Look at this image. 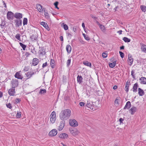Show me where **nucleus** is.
<instances>
[{"mask_svg": "<svg viewBox=\"0 0 146 146\" xmlns=\"http://www.w3.org/2000/svg\"><path fill=\"white\" fill-rule=\"evenodd\" d=\"M71 115V111L67 109L62 110L60 114V118L62 120H66L69 118Z\"/></svg>", "mask_w": 146, "mask_h": 146, "instance_id": "nucleus-1", "label": "nucleus"}, {"mask_svg": "<svg viewBox=\"0 0 146 146\" xmlns=\"http://www.w3.org/2000/svg\"><path fill=\"white\" fill-rule=\"evenodd\" d=\"M50 122L52 123H54L56 120V114L55 112L54 111L51 113L50 115Z\"/></svg>", "mask_w": 146, "mask_h": 146, "instance_id": "nucleus-2", "label": "nucleus"}, {"mask_svg": "<svg viewBox=\"0 0 146 146\" xmlns=\"http://www.w3.org/2000/svg\"><path fill=\"white\" fill-rule=\"evenodd\" d=\"M133 61V59L132 57V55L129 54H128V58L127 60L129 64L131 66L132 64Z\"/></svg>", "mask_w": 146, "mask_h": 146, "instance_id": "nucleus-3", "label": "nucleus"}, {"mask_svg": "<svg viewBox=\"0 0 146 146\" xmlns=\"http://www.w3.org/2000/svg\"><path fill=\"white\" fill-rule=\"evenodd\" d=\"M69 123L70 125L75 127L78 126V123L75 119L70 120L69 121Z\"/></svg>", "mask_w": 146, "mask_h": 146, "instance_id": "nucleus-4", "label": "nucleus"}, {"mask_svg": "<svg viewBox=\"0 0 146 146\" xmlns=\"http://www.w3.org/2000/svg\"><path fill=\"white\" fill-rule=\"evenodd\" d=\"M13 13L11 11H8L7 14V17L8 20L13 19Z\"/></svg>", "mask_w": 146, "mask_h": 146, "instance_id": "nucleus-5", "label": "nucleus"}, {"mask_svg": "<svg viewBox=\"0 0 146 146\" xmlns=\"http://www.w3.org/2000/svg\"><path fill=\"white\" fill-rule=\"evenodd\" d=\"M15 93V88L10 89L8 91V94L10 96H14Z\"/></svg>", "mask_w": 146, "mask_h": 146, "instance_id": "nucleus-6", "label": "nucleus"}, {"mask_svg": "<svg viewBox=\"0 0 146 146\" xmlns=\"http://www.w3.org/2000/svg\"><path fill=\"white\" fill-rule=\"evenodd\" d=\"M57 133V131L55 129L52 130L49 133V135L51 136H55Z\"/></svg>", "mask_w": 146, "mask_h": 146, "instance_id": "nucleus-7", "label": "nucleus"}, {"mask_svg": "<svg viewBox=\"0 0 146 146\" xmlns=\"http://www.w3.org/2000/svg\"><path fill=\"white\" fill-rule=\"evenodd\" d=\"M11 83L13 88H15L18 85V80H13L11 81Z\"/></svg>", "mask_w": 146, "mask_h": 146, "instance_id": "nucleus-8", "label": "nucleus"}, {"mask_svg": "<svg viewBox=\"0 0 146 146\" xmlns=\"http://www.w3.org/2000/svg\"><path fill=\"white\" fill-rule=\"evenodd\" d=\"M15 22L16 23L15 26L16 27H19L21 26L22 24V21L21 19H16L15 20Z\"/></svg>", "mask_w": 146, "mask_h": 146, "instance_id": "nucleus-9", "label": "nucleus"}, {"mask_svg": "<svg viewBox=\"0 0 146 146\" xmlns=\"http://www.w3.org/2000/svg\"><path fill=\"white\" fill-rule=\"evenodd\" d=\"M36 7L38 11L39 12H42L43 10L44 11L45 10L44 8L42 9V6L40 4H36Z\"/></svg>", "mask_w": 146, "mask_h": 146, "instance_id": "nucleus-10", "label": "nucleus"}, {"mask_svg": "<svg viewBox=\"0 0 146 146\" xmlns=\"http://www.w3.org/2000/svg\"><path fill=\"white\" fill-rule=\"evenodd\" d=\"M46 53V52L45 50V49L44 48H41L38 51L39 54L41 56L45 55Z\"/></svg>", "mask_w": 146, "mask_h": 146, "instance_id": "nucleus-11", "label": "nucleus"}, {"mask_svg": "<svg viewBox=\"0 0 146 146\" xmlns=\"http://www.w3.org/2000/svg\"><path fill=\"white\" fill-rule=\"evenodd\" d=\"M40 24L42 25L48 31H49L50 30V28L46 22H42L40 23Z\"/></svg>", "mask_w": 146, "mask_h": 146, "instance_id": "nucleus-12", "label": "nucleus"}, {"mask_svg": "<svg viewBox=\"0 0 146 146\" xmlns=\"http://www.w3.org/2000/svg\"><path fill=\"white\" fill-rule=\"evenodd\" d=\"M14 17L17 19H20L23 17V15L20 13H16L14 15Z\"/></svg>", "mask_w": 146, "mask_h": 146, "instance_id": "nucleus-13", "label": "nucleus"}, {"mask_svg": "<svg viewBox=\"0 0 146 146\" xmlns=\"http://www.w3.org/2000/svg\"><path fill=\"white\" fill-rule=\"evenodd\" d=\"M38 35L35 34H32L30 36V38L33 41H35L37 40Z\"/></svg>", "mask_w": 146, "mask_h": 146, "instance_id": "nucleus-14", "label": "nucleus"}, {"mask_svg": "<svg viewBox=\"0 0 146 146\" xmlns=\"http://www.w3.org/2000/svg\"><path fill=\"white\" fill-rule=\"evenodd\" d=\"M64 126V121H62L60 122V125L59 126L58 130L59 131L62 130Z\"/></svg>", "mask_w": 146, "mask_h": 146, "instance_id": "nucleus-15", "label": "nucleus"}, {"mask_svg": "<svg viewBox=\"0 0 146 146\" xmlns=\"http://www.w3.org/2000/svg\"><path fill=\"white\" fill-rule=\"evenodd\" d=\"M38 62L39 60L37 58H34L33 60L32 65L33 66H35L38 64Z\"/></svg>", "mask_w": 146, "mask_h": 146, "instance_id": "nucleus-16", "label": "nucleus"}, {"mask_svg": "<svg viewBox=\"0 0 146 146\" xmlns=\"http://www.w3.org/2000/svg\"><path fill=\"white\" fill-rule=\"evenodd\" d=\"M36 73V72H28L25 73V75L26 76L27 78H29L32 76V75Z\"/></svg>", "mask_w": 146, "mask_h": 146, "instance_id": "nucleus-17", "label": "nucleus"}, {"mask_svg": "<svg viewBox=\"0 0 146 146\" xmlns=\"http://www.w3.org/2000/svg\"><path fill=\"white\" fill-rule=\"evenodd\" d=\"M138 94L140 96H142L145 94V92L143 90L140 88H138Z\"/></svg>", "mask_w": 146, "mask_h": 146, "instance_id": "nucleus-18", "label": "nucleus"}, {"mask_svg": "<svg viewBox=\"0 0 146 146\" xmlns=\"http://www.w3.org/2000/svg\"><path fill=\"white\" fill-rule=\"evenodd\" d=\"M130 82L129 81H127L126 83L125 86V90L126 92H128L129 87V85L130 84Z\"/></svg>", "mask_w": 146, "mask_h": 146, "instance_id": "nucleus-19", "label": "nucleus"}, {"mask_svg": "<svg viewBox=\"0 0 146 146\" xmlns=\"http://www.w3.org/2000/svg\"><path fill=\"white\" fill-rule=\"evenodd\" d=\"M139 80L140 81V83L143 84H146V78L142 77Z\"/></svg>", "mask_w": 146, "mask_h": 146, "instance_id": "nucleus-20", "label": "nucleus"}, {"mask_svg": "<svg viewBox=\"0 0 146 146\" xmlns=\"http://www.w3.org/2000/svg\"><path fill=\"white\" fill-rule=\"evenodd\" d=\"M138 87V85L137 83H135L133 85V91L134 92H137V89Z\"/></svg>", "mask_w": 146, "mask_h": 146, "instance_id": "nucleus-21", "label": "nucleus"}, {"mask_svg": "<svg viewBox=\"0 0 146 146\" xmlns=\"http://www.w3.org/2000/svg\"><path fill=\"white\" fill-rule=\"evenodd\" d=\"M83 78L81 76L78 75L77 77V80L79 84H80L82 82Z\"/></svg>", "mask_w": 146, "mask_h": 146, "instance_id": "nucleus-22", "label": "nucleus"}, {"mask_svg": "<svg viewBox=\"0 0 146 146\" xmlns=\"http://www.w3.org/2000/svg\"><path fill=\"white\" fill-rule=\"evenodd\" d=\"M131 104L130 101H128L126 103L124 109H129L131 107Z\"/></svg>", "mask_w": 146, "mask_h": 146, "instance_id": "nucleus-23", "label": "nucleus"}, {"mask_svg": "<svg viewBox=\"0 0 146 146\" xmlns=\"http://www.w3.org/2000/svg\"><path fill=\"white\" fill-rule=\"evenodd\" d=\"M15 77L18 79H22L23 78L22 76L18 72H17L15 75Z\"/></svg>", "mask_w": 146, "mask_h": 146, "instance_id": "nucleus-24", "label": "nucleus"}, {"mask_svg": "<svg viewBox=\"0 0 146 146\" xmlns=\"http://www.w3.org/2000/svg\"><path fill=\"white\" fill-rule=\"evenodd\" d=\"M68 136V135L65 133H62L60 134L59 135V137L60 138L65 139L67 138Z\"/></svg>", "mask_w": 146, "mask_h": 146, "instance_id": "nucleus-25", "label": "nucleus"}, {"mask_svg": "<svg viewBox=\"0 0 146 146\" xmlns=\"http://www.w3.org/2000/svg\"><path fill=\"white\" fill-rule=\"evenodd\" d=\"M116 63V61H114L113 62L109 63V66L111 68H114Z\"/></svg>", "mask_w": 146, "mask_h": 146, "instance_id": "nucleus-26", "label": "nucleus"}, {"mask_svg": "<svg viewBox=\"0 0 146 146\" xmlns=\"http://www.w3.org/2000/svg\"><path fill=\"white\" fill-rule=\"evenodd\" d=\"M72 48L70 45H68L66 47V50L68 53H70L71 51Z\"/></svg>", "mask_w": 146, "mask_h": 146, "instance_id": "nucleus-27", "label": "nucleus"}, {"mask_svg": "<svg viewBox=\"0 0 146 146\" xmlns=\"http://www.w3.org/2000/svg\"><path fill=\"white\" fill-rule=\"evenodd\" d=\"M137 108L136 107H133L131 108L130 109V111H131V114L133 115L134 113L136 112Z\"/></svg>", "mask_w": 146, "mask_h": 146, "instance_id": "nucleus-28", "label": "nucleus"}, {"mask_svg": "<svg viewBox=\"0 0 146 146\" xmlns=\"http://www.w3.org/2000/svg\"><path fill=\"white\" fill-rule=\"evenodd\" d=\"M97 24L98 25L99 27H100V28L102 31H104L105 30V27L104 25L100 24L98 22H97Z\"/></svg>", "mask_w": 146, "mask_h": 146, "instance_id": "nucleus-29", "label": "nucleus"}, {"mask_svg": "<svg viewBox=\"0 0 146 146\" xmlns=\"http://www.w3.org/2000/svg\"><path fill=\"white\" fill-rule=\"evenodd\" d=\"M83 64L85 65L91 67V64L90 62H89L88 61L84 62Z\"/></svg>", "mask_w": 146, "mask_h": 146, "instance_id": "nucleus-30", "label": "nucleus"}, {"mask_svg": "<svg viewBox=\"0 0 146 146\" xmlns=\"http://www.w3.org/2000/svg\"><path fill=\"white\" fill-rule=\"evenodd\" d=\"M55 61L54 60L51 59L50 60V65L51 67L53 68H54Z\"/></svg>", "mask_w": 146, "mask_h": 146, "instance_id": "nucleus-31", "label": "nucleus"}, {"mask_svg": "<svg viewBox=\"0 0 146 146\" xmlns=\"http://www.w3.org/2000/svg\"><path fill=\"white\" fill-rule=\"evenodd\" d=\"M142 11L144 12L146 11V7L144 5H141L140 6Z\"/></svg>", "mask_w": 146, "mask_h": 146, "instance_id": "nucleus-32", "label": "nucleus"}, {"mask_svg": "<svg viewBox=\"0 0 146 146\" xmlns=\"http://www.w3.org/2000/svg\"><path fill=\"white\" fill-rule=\"evenodd\" d=\"M123 39L124 41L126 42H129L131 41V40L130 39L126 37H124V38H123Z\"/></svg>", "mask_w": 146, "mask_h": 146, "instance_id": "nucleus-33", "label": "nucleus"}, {"mask_svg": "<svg viewBox=\"0 0 146 146\" xmlns=\"http://www.w3.org/2000/svg\"><path fill=\"white\" fill-rule=\"evenodd\" d=\"M27 19L26 18H24L23 21V24L24 26L27 25Z\"/></svg>", "mask_w": 146, "mask_h": 146, "instance_id": "nucleus-34", "label": "nucleus"}, {"mask_svg": "<svg viewBox=\"0 0 146 146\" xmlns=\"http://www.w3.org/2000/svg\"><path fill=\"white\" fill-rule=\"evenodd\" d=\"M19 44H20V46L22 48L23 50H25V49L27 47L26 46V45L23 44L21 42H20Z\"/></svg>", "mask_w": 146, "mask_h": 146, "instance_id": "nucleus-35", "label": "nucleus"}, {"mask_svg": "<svg viewBox=\"0 0 146 146\" xmlns=\"http://www.w3.org/2000/svg\"><path fill=\"white\" fill-rule=\"evenodd\" d=\"M44 15L45 17L47 19H50V16L49 14L48 13L46 12V11L45 10H44Z\"/></svg>", "mask_w": 146, "mask_h": 146, "instance_id": "nucleus-36", "label": "nucleus"}, {"mask_svg": "<svg viewBox=\"0 0 146 146\" xmlns=\"http://www.w3.org/2000/svg\"><path fill=\"white\" fill-rule=\"evenodd\" d=\"M86 106L88 108L93 109L92 106V104L89 103H88V102L87 104L86 105Z\"/></svg>", "mask_w": 146, "mask_h": 146, "instance_id": "nucleus-37", "label": "nucleus"}, {"mask_svg": "<svg viewBox=\"0 0 146 146\" xmlns=\"http://www.w3.org/2000/svg\"><path fill=\"white\" fill-rule=\"evenodd\" d=\"M82 35L84 37L85 39L86 40H89L90 39V38L88 37V35H86L85 34L83 33Z\"/></svg>", "mask_w": 146, "mask_h": 146, "instance_id": "nucleus-38", "label": "nucleus"}, {"mask_svg": "<svg viewBox=\"0 0 146 146\" xmlns=\"http://www.w3.org/2000/svg\"><path fill=\"white\" fill-rule=\"evenodd\" d=\"M46 92V90L45 89H40L39 92V94H45Z\"/></svg>", "mask_w": 146, "mask_h": 146, "instance_id": "nucleus-39", "label": "nucleus"}, {"mask_svg": "<svg viewBox=\"0 0 146 146\" xmlns=\"http://www.w3.org/2000/svg\"><path fill=\"white\" fill-rule=\"evenodd\" d=\"M17 40L21 41V40L20 37V35L19 34H17L15 36Z\"/></svg>", "mask_w": 146, "mask_h": 146, "instance_id": "nucleus-40", "label": "nucleus"}, {"mask_svg": "<svg viewBox=\"0 0 146 146\" xmlns=\"http://www.w3.org/2000/svg\"><path fill=\"white\" fill-rule=\"evenodd\" d=\"M71 63V59H69L67 60L66 62L67 66V67H69Z\"/></svg>", "mask_w": 146, "mask_h": 146, "instance_id": "nucleus-41", "label": "nucleus"}, {"mask_svg": "<svg viewBox=\"0 0 146 146\" xmlns=\"http://www.w3.org/2000/svg\"><path fill=\"white\" fill-rule=\"evenodd\" d=\"M6 105L7 108L11 109L12 108V106H11V104L10 103H9V104H6Z\"/></svg>", "mask_w": 146, "mask_h": 146, "instance_id": "nucleus-42", "label": "nucleus"}, {"mask_svg": "<svg viewBox=\"0 0 146 146\" xmlns=\"http://www.w3.org/2000/svg\"><path fill=\"white\" fill-rule=\"evenodd\" d=\"M63 24H64L63 27L64 29L65 30H68V27L67 25L66 24H64V23H63Z\"/></svg>", "mask_w": 146, "mask_h": 146, "instance_id": "nucleus-43", "label": "nucleus"}, {"mask_svg": "<svg viewBox=\"0 0 146 146\" xmlns=\"http://www.w3.org/2000/svg\"><path fill=\"white\" fill-rule=\"evenodd\" d=\"M29 69V66H25L24 68L23 69V70L25 72L27 71H28Z\"/></svg>", "mask_w": 146, "mask_h": 146, "instance_id": "nucleus-44", "label": "nucleus"}, {"mask_svg": "<svg viewBox=\"0 0 146 146\" xmlns=\"http://www.w3.org/2000/svg\"><path fill=\"white\" fill-rule=\"evenodd\" d=\"M119 52L121 57L122 58H123L124 57V54L123 53L120 51Z\"/></svg>", "mask_w": 146, "mask_h": 146, "instance_id": "nucleus-45", "label": "nucleus"}, {"mask_svg": "<svg viewBox=\"0 0 146 146\" xmlns=\"http://www.w3.org/2000/svg\"><path fill=\"white\" fill-rule=\"evenodd\" d=\"M21 116V113L20 112H17L16 115V117L17 118H20Z\"/></svg>", "mask_w": 146, "mask_h": 146, "instance_id": "nucleus-46", "label": "nucleus"}, {"mask_svg": "<svg viewBox=\"0 0 146 146\" xmlns=\"http://www.w3.org/2000/svg\"><path fill=\"white\" fill-rule=\"evenodd\" d=\"M102 56L103 58H106L107 56V54L105 53H103L102 54Z\"/></svg>", "mask_w": 146, "mask_h": 146, "instance_id": "nucleus-47", "label": "nucleus"}, {"mask_svg": "<svg viewBox=\"0 0 146 146\" xmlns=\"http://www.w3.org/2000/svg\"><path fill=\"white\" fill-rule=\"evenodd\" d=\"M80 105L81 106H83L85 105V103L83 102H80L79 103Z\"/></svg>", "mask_w": 146, "mask_h": 146, "instance_id": "nucleus-48", "label": "nucleus"}, {"mask_svg": "<svg viewBox=\"0 0 146 146\" xmlns=\"http://www.w3.org/2000/svg\"><path fill=\"white\" fill-rule=\"evenodd\" d=\"M135 72L133 70H132L131 72V75L132 76V77L134 79L135 78V76L134 75V73Z\"/></svg>", "mask_w": 146, "mask_h": 146, "instance_id": "nucleus-49", "label": "nucleus"}, {"mask_svg": "<svg viewBox=\"0 0 146 146\" xmlns=\"http://www.w3.org/2000/svg\"><path fill=\"white\" fill-rule=\"evenodd\" d=\"M47 65V62H46L44 63H43L42 64V67L43 68H44Z\"/></svg>", "mask_w": 146, "mask_h": 146, "instance_id": "nucleus-50", "label": "nucleus"}, {"mask_svg": "<svg viewBox=\"0 0 146 146\" xmlns=\"http://www.w3.org/2000/svg\"><path fill=\"white\" fill-rule=\"evenodd\" d=\"M68 37H69L71 38L72 35H71L69 33H66Z\"/></svg>", "mask_w": 146, "mask_h": 146, "instance_id": "nucleus-51", "label": "nucleus"}, {"mask_svg": "<svg viewBox=\"0 0 146 146\" xmlns=\"http://www.w3.org/2000/svg\"><path fill=\"white\" fill-rule=\"evenodd\" d=\"M21 100L19 98H17L15 100V102L17 104Z\"/></svg>", "mask_w": 146, "mask_h": 146, "instance_id": "nucleus-52", "label": "nucleus"}, {"mask_svg": "<svg viewBox=\"0 0 146 146\" xmlns=\"http://www.w3.org/2000/svg\"><path fill=\"white\" fill-rule=\"evenodd\" d=\"M141 49L143 51L146 52V48H145V47L141 48Z\"/></svg>", "mask_w": 146, "mask_h": 146, "instance_id": "nucleus-53", "label": "nucleus"}, {"mask_svg": "<svg viewBox=\"0 0 146 146\" xmlns=\"http://www.w3.org/2000/svg\"><path fill=\"white\" fill-rule=\"evenodd\" d=\"M124 119H123L121 118H120L119 120V121L120 123H122L123 121H124Z\"/></svg>", "mask_w": 146, "mask_h": 146, "instance_id": "nucleus-54", "label": "nucleus"}, {"mask_svg": "<svg viewBox=\"0 0 146 146\" xmlns=\"http://www.w3.org/2000/svg\"><path fill=\"white\" fill-rule=\"evenodd\" d=\"M30 54L28 52H26V53L25 54V55L27 57L29 56Z\"/></svg>", "mask_w": 146, "mask_h": 146, "instance_id": "nucleus-55", "label": "nucleus"}, {"mask_svg": "<svg viewBox=\"0 0 146 146\" xmlns=\"http://www.w3.org/2000/svg\"><path fill=\"white\" fill-rule=\"evenodd\" d=\"M58 3L57 1H56L54 3V5L55 7L58 6Z\"/></svg>", "mask_w": 146, "mask_h": 146, "instance_id": "nucleus-56", "label": "nucleus"}, {"mask_svg": "<svg viewBox=\"0 0 146 146\" xmlns=\"http://www.w3.org/2000/svg\"><path fill=\"white\" fill-rule=\"evenodd\" d=\"M122 31L121 30L118 31L117 32V33H118L119 35H121L122 34Z\"/></svg>", "mask_w": 146, "mask_h": 146, "instance_id": "nucleus-57", "label": "nucleus"}, {"mask_svg": "<svg viewBox=\"0 0 146 146\" xmlns=\"http://www.w3.org/2000/svg\"><path fill=\"white\" fill-rule=\"evenodd\" d=\"M82 26L83 27V28H84V29H85V24H84V23H82Z\"/></svg>", "mask_w": 146, "mask_h": 146, "instance_id": "nucleus-58", "label": "nucleus"}, {"mask_svg": "<svg viewBox=\"0 0 146 146\" xmlns=\"http://www.w3.org/2000/svg\"><path fill=\"white\" fill-rule=\"evenodd\" d=\"M117 86L115 85L113 87V88L114 90H115L117 88Z\"/></svg>", "mask_w": 146, "mask_h": 146, "instance_id": "nucleus-59", "label": "nucleus"}, {"mask_svg": "<svg viewBox=\"0 0 146 146\" xmlns=\"http://www.w3.org/2000/svg\"><path fill=\"white\" fill-rule=\"evenodd\" d=\"M60 40L62 41H63V37L62 36H60Z\"/></svg>", "mask_w": 146, "mask_h": 146, "instance_id": "nucleus-60", "label": "nucleus"}, {"mask_svg": "<svg viewBox=\"0 0 146 146\" xmlns=\"http://www.w3.org/2000/svg\"><path fill=\"white\" fill-rule=\"evenodd\" d=\"M124 46H122L120 47V49L121 50L124 49Z\"/></svg>", "mask_w": 146, "mask_h": 146, "instance_id": "nucleus-61", "label": "nucleus"}, {"mask_svg": "<svg viewBox=\"0 0 146 146\" xmlns=\"http://www.w3.org/2000/svg\"><path fill=\"white\" fill-rule=\"evenodd\" d=\"M2 96H3L2 92L0 91V98L2 97Z\"/></svg>", "mask_w": 146, "mask_h": 146, "instance_id": "nucleus-62", "label": "nucleus"}, {"mask_svg": "<svg viewBox=\"0 0 146 146\" xmlns=\"http://www.w3.org/2000/svg\"><path fill=\"white\" fill-rule=\"evenodd\" d=\"M118 99H116L115 101V103H117L118 104Z\"/></svg>", "mask_w": 146, "mask_h": 146, "instance_id": "nucleus-63", "label": "nucleus"}, {"mask_svg": "<svg viewBox=\"0 0 146 146\" xmlns=\"http://www.w3.org/2000/svg\"><path fill=\"white\" fill-rule=\"evenodd\" d=\"M91 17H92V18H93L94 19H96V17H95L93 15L91 16Z\"/></svg>", "mask_w": 146, "mask_h": 146, "instance_id": "nucleus-64", "label": "nucleus"}]
</instances>
